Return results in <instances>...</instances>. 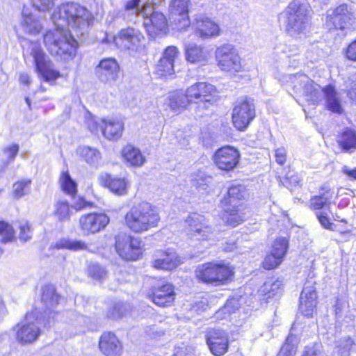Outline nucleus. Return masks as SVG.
Masks as SVG:
<instances>
[{
	"instance_id": "obj_1",
	"label": "nucleus",
	"mask_w": 356,
	"mask_h": 356,
	"mask_svg": "<svg viewBox=\"0 0 356 356\" xmlns=\"http://www.w3.org/2000/svg\"><path fill=\"white\" fill-rule=\"evenodd\" d=\"M56 28L44 35L49 53L65 61L76 56L77 42L70 33L71 27L77 35H84L92 20L91 13L80 4L70 2L56 8L51 17Z\"/></svg>"
},
{
	"instance_id": "obj_2",
	"label": "nucleus",
	"mask_w": 356,
	"mask_h": 356,
	"mask_svg": "<svg viewBox=\"0 0 356 356\" xmlns=\"http://www.w3.org/2000/svg\"><path fill=\"white\" fill-rule=\"evenodd\" d=\"M285 29L292 38L306 37L310 24V10L307 3L300 0L291 1L282 13Z\"/></svg>"
},
{
	"instance_id": "obj_3",
	"label": "nucleus",
	"mask_w": 356,
	"mask_h": 356,
	"mask_svg": "<svg viewBox=\"0 0 356 356\" xmlns=\"http://www.w3.org/2000/svg\"><path fill=\"white\" fill-rule=\"evenodd\" d=\"M159 221L158 211L147 202L132 207L125 216L127 226L135 233H142L155 228Z\"/></svg>"
},
{
	"instance_id": "obj_4",
	"label": "nucleus",
	"mask_w": 356,
	"mask_h": 356,
	"mask_svg": "<svg viewBox=\"0 0 356 356\" xmlns=\"http://www.w3.org/2000/svg\"><path fill=\"white\" fill-rule=\"evenodd\" d=\"M280 81L296 93L305 97L307 102L312 104L322 100L321 87L304 74L282 75Z\"/></svg>"
},
{
	"instance_id": "obj_5",
	"label": "nucleus",
	"mask_w": 356,
	"mask_h": 356,
	"mask_svg": "<svg viewBox=\"0 0 356 356\" xmlns=\"http://www.w3.org/2000/svg\"><path fill=\"white\" fill-rule=\"evenodd\" d=\"M245 189L241 185L232 186L229 188L227 193L222 199V208L225 211L224 221L232 227L241 224L244 216L240 213L241 200L244 198Z\"/></svg>"
},
{
	"instance_id": "obj_6",
	"label": "nucleus",
	"mask_w": 356,
	"mask_h": 356,
	"mask_svg": "<svg viewBox=\"0 0 356 356\" xmlns=\"http://www.w3.org/2000/svg\"><path fill=\"white\" fill-rule=\"evenodd\" d=\"M195 274L197 279L204 283L220 286L232 279L234 269L224 264L209 262L198 266Z\"/></svg>"
},
{
	"instance_id": "obj_7",
	"label": "nucleus",
	"mask_w": 356,
	"mask_h": 356,
	"mask_svg": "<svg viewBox=\"0 0 356 356\" xmlns=\"http://www.w3.org/2000/svg\"><path fill=\"white\" fill-rule=\"evenodd\" d=\"M49 323L38 315L37 309L27 313L24 322L18 323L15 328L17 341L22 345L33 343L41 334L40 326H46Z\"/></svg>"
},
{
	"instance_id": "obj_8",
	"label": "nucleus",
	"mask_w": 356,
	"mask_h": 356,
	"mask_svg": "<svg viewBox=\"0 0 356 356\" xmlns=\"http://www.w3.org/2000/svg\"><path fill=\"white\" fill-rule=\"evenodd\" d=\"M29 49L33 58L37 72L45 81H54L60 76V72L54 68L53 63L38 42H30Z\"/></svg>"
},
{
	"instance_id": "obj_9",
	"label": "nucleus",
	"mask_w": 356,
	"mask_h": 356,
	"mask_svg": "<svg viewBox=\"0 0 356 356\" xmlns=\"http://www.w3.org/2000/svg\"><path fill=\"white\" fill-rule=\"evenodd\" d=\"M218 67L224 72L235 74L243 70L241 58L236 48L232 44H224L215 51Z\"/></svg>"
},
{
	"instance_id": "obj_10",
	"label": "nucleus",
	"mask_w": 356,
	"mask_h": 356,
	"mask_svg": "<svg viewBox=\"0 0 356 356\" xmlns=\"http://www.w3.org/2000/svg\"><path fill=\"white\" fill-rule=\"evenodd\" d=\"M187 234L196 241H210L215 237V230L209 221L197 213H191L186 218Z\"/></svg>"
},
{
	"instance_id": "obj_11",
	"label": "nucleus",
	"mask_w": 356,
	"mask_h": 356,
	"mask_svg": "<svg viewBox=\"0 0 356 356\" xmlns=\"http://www.w3.org/2000/svg\"><path fill=\"white\" fill-rule=\"evenodd\" d=\"M139 12L144 18V26L151 37L155 38L160 33L165 32L168 29L165 16L156 10L154 4L148 2L144 3Z\"/></svg>"
},
{
	"instance_id": "obj_12",
	"label": "nucleus",
	"mask_w": 356,
	"mask_h": 356,
	"mask_svg": "<svg viewBox=\"0 0 356 356\" xmlns=\"http://www.w3.org/2000/svg\"><path fill=\"white\" fill-rule=\"evenodd\" d=\"M187 96L191 103L203 104L208 108L218 101V92L216 88L207 82H197L186 88Z\"/></svg>"
},
{
	"instance_id": "obj_13",
	"label": "nucleus",
	"mask_w": 356,
	"mask_h": 356,
	"mask_svg": "<svg viewBox=\"0 0 356 356\" xmlns=\"http://www.w3.org/2000/svg\"><path fill=\"white\" fill-rule=\"evenodd\" d=\"M115 250L127 261H136L142 254L141 241L130 234L122 233L115 237Z\"/></svg>"
},
{
	"instance_id": "obj_14",
	"label": "nucleus",
	"mask_w": 356,
	"mask_h": 356,
	"mask_svg": "<svg viewBox=\"0 0 356 356\" xmlns=\"http://www.w3.org/2000/svg\"><path fill=\"white\" fill-rule=\"evenodd\" d=\"M354 19L353 9L348 5L343 3L327 10L325 26L329 30H343L351 26Z\"/></svg>"
},
{
	"instance_id": "obj_15",
	"label": "nucleus",
	"mask_w": 356,
	"mask_h": 356,
	"mask_svg": "<svg viewBox=\"0 0 356 356\" xmlns=\"http://www.w3.org/2000/svg\"><path fill=\"white\" fill-rule=\"evenodd\" d=\"M255 117L253 102L248 99L238 101L232 111V123L239 131H244Z\"/></svg>"
},
{
	"instance_id": "obj_16",
	"label": "nucleus",
	"mask_w": 356,
	"mask_h": 356,
	"mask_svg": "<svg viewBox=\"0 0 356 356\" xmlns=\"http://www.w3.org/2000/svg\"><path fill=\"white\" fill-rule=\"evenodd\" d=\"M143 40V33L138 29L132 27L121 29L113 38L114 43L118 48L132 51H137L141 47Z\"/></svg>"
},
{
	"instance_id": "obj_17",
	"label": "nucleus",
	"mask_w": 356,
	"mask_h": 356,
	"mask_svg": "<svg viewBox=\"0 0 356 356\" xmlns=\"http://www.w3.org/2000/svg\"><path fill=\"white\" fill-rule=\"evenodd\" d=\"M108 216L103 213H89L79 218V226L84 235L95 234L104 229L109 223Z\"/></svg>"
},
{
	"instance_id": "obj_18",
	"label": "nucleus",
	"mask_w": 356,
	"mask_h": 356,
	"mask_svg": "<svg viewBox=\"0 0 356 356\" xmlns=\"http://www.w3.org/2000/svg\"><path fill=\"white\" fill-rule=\"evenodd\" d=\"M240 159L238 150L231 146H225L216 150L213 163L220 170L229 171L234 169Z\"/></svg>"
},
{
	"instance_id": "obj_19",
	"label": "nucleus",
	"mask_w": 356,
	"mask_h": 356,
	"mask_svg": "<svg viewBox=\"0 0 356 356\" xmlns=\"http://www.w3.org/2000/svg\"><path fill=\"white\" fill-rule=\"evenodd\" d=\"M60 297L56 291L53 285H46L42 288L41 297V303L42 307L41 311L38 312V315L51 323V318H54L56 314L55 308L58 304Z\"/></svg>"
},
{
	"instance_id": "obj_20",
	"label": "nucleus",
	"mask_w": 356,
	"mask_h": 356,
	"mask_svg": "<svg viewBox=\"0 0 356 356\" xmlns=\"http://www.w3.org/2000/svg\"><path fill=\"white\" fill-rule=\"evenodd\" d=\"M191 26L195 35L202 40L217 38L221 33L218 24L203 15L197 16L193 22Z\"/></svg>"
},
{
	"instance_id": "obj_21",
	"label": "nucleus",
	"mask_w": 356,
	"mask_h": 356,
	"mask_svg": "<svg viewBox=\"0 0 356 356\" xmlns=\"http://www.w3.org/2000/svg\"><path fill=\"white\" fill-rule=\"evenodd\" d=\"M207 344L211 353L215 356H222L229 348V337L221 329H209L206 334Z\"/></svg>"
},
{
	"instance_id": "obj_22",
	"label": "nucleus",
	"mask_w": 356,
	"mask_h": 356,
	"mask_svg": "<svg viewBox=\"0 0 356 356\" xmlns=\"http://www.w3.org/2000/svg\"><path fill=\"white\" fill-rule=\"evenodd\" d=\"M190 0H172L170 6V19L178 29H184L190 25L188 5Z\"/></svg>"
},
{
	"instance_id": "obj_23",
	"label": "nucleus",
	"mask_w": 356,
	"mask_h": 356,
	"mask_svg": "<svg viewBox=\"0 0 356 356\" xmlns=\"http://www.w3.org/2000/svg\"><path fill=\"white\" fill-rule=\"evenodd\" d=\"M95 72L102 82L111 84L117 81L120 66L117 60L113 58H104L96 67Z\"/></svg>"
},
{
	"instance_id": "obj_24",
	"label": "nucleus",
	"mask_w": 356,
	"mask_h": 356,
	"mask_svg": "<svg viewBox=\"0 0 356 356\" xmlns=\"http://www.w3.org/2000/svg\"><path fill=\"white\" fill-rule=\"evenodd\" d=\"M179 54V51L177 47H168L156 66V73L159 76L163 77L173 75L175 73L174 63Z\"/></svg>"
},
{
	"instance_id": "obj_25",
	"label": "nucleus",
	"mask_w": 356,
	"mask_h": 356,
	"mask_svg": "<svg viewBox=\"0 0 356 356\" xmlns=\"http://www.w3.org/2000/svg\"><path fill=\"white\" fill-rule=\"evenodd\" d=\"M181 264L177 254L172 250L156 251L154 255L152 266L156 269L171 270Z\"/></svg>"
},
{
	"instance_id": "obj_26",
	"label": "nucleus",
	"mask_w": 356,
	"mask_h": 356,
	"mask_svg": "<svg viewBox=\"0 0 356 356\" xmlns=\"http://www.w3.org/2000/svg\"><path fill=\"white\" fill-rule=\"evenodd\" d=\"M19 28L24 33L38 35L43 28L42 21L32 10L24 6L22 10Z\"/></svg>"
},
{
	"instance_id": "obj_27",
	"label": "nucleus",
	"mask_w": 356,
	"mask_h": 356,
	"mask_svg": "<svg viewBox=\"0 0 356 356\" xmlns=\"http://www.w3.org/2000/svg\"><path fill=\"white\" fill-rule=\"evenodd\" d=\"M185 57L188 62L204 65L211 57V51L206 47L195 43L185 44Z\"/></svg>"
},
{
	"instance_id": "obj_28",
	"label": "nucleus",
	"mask_w": 356,
	"mask_h": 356,
	"mask_svg": "<svg viewBox=\"0 0 356 356\" xmlns=\"http://www.w3.org/2000/svg\"><path fill=\"white\" fill-rule=\"evenodd\" d=\"M316 300L317 294L315 287L309 283L306 284L300 296V312L305 316H312L316 307Z\"/></svg>"
},
{
	"instance_id": "obj_29",
	"label": "nucleus",
	"mask_w": 356,
	"mask_h": 356,
	"mask_svg": "<svg viewBox=\"0 0 356 356\" xmlns=\"http://www.w3.org/2000/svg\"><path fill=\"white\" fill-rule=\"evenodd\" d=\"M99 348L105 356H120L122 346L115 334L111 332H104L99 341Z\"/></svg>"
},
{
	"instance_id": "obj_30",
	"label": "nucleus",
	"mask_w": 356,
	"mask_h": 356,
	"mask_svg": "<svg viewBox=\"0 0 356 356\" xmlns=\"http://www.w3.org/2000/svg\"><path fill=\"white\" fill-rule=\"evenodd\" d=\"M99 184L108 188L111 192L117 195H124L127 193L129 181L125 178L113 177L107 173H102L98 177Z\"/></svg>"
},
{
	"instance_id": "obj_31",
	"label": "nucleus",
	"mask_w": 356,
	"mask_h": 356,
	"mask_svg": "<svg viewBox=\"0 0 356 356\" xmlns=\"http://www.w3.org/2000/svg\"><path fill=\"white\" fill-rule=\"evenodd\" d=\"M165 105L176 114H179L191 104L186 90H177L169 92L165 99Z\"/></svg>"
},
{
	"instance_id": "obj_32",
	"label": "nucleus",
	"mask_w": 356,
	"mask_h": 356,
	"mask_svg": "<svg viewBox=\"0 0 356 356\" xmlns=\"http://www.w3.org/2000/svg\"><path fill=\"white\" fill-rule=\"evenodd\" d=\"M124 129L123 122L116 118L102 119L101 131L104 136L113 140H117L122 135Z\"/></svg>"
},
{
	"instance_id": "obj_33",
	"label": "nucleus",
	"mask_w": 356,
	"mask_h": 356,
	"mask_svg": "<svg viewBox=\"0 0 356 356\" xmlns=\"http://www.w3.org/2000/svg\"><path fill=\"white\" fill-rule=\"evenodd\" d=\"M151 298L154 303L159 307L170 306L175 298L173 286L166 283L159 286L154 289Z\"/></svg>"
},
{
	"instance_id": "obj_34",
	"label": "nucleus",
	"mask_w": 356,
	"mask_h": 356,
	"mask_svg": "<svg viewBox=\"0 0 356 356\" xmlns=\"http://www.w3.org/2000/svg\"><path fill=\"white\" fill-rule=\"evenodd\" d=\"M121 154L124 161L129 166L141 167L146 161L141 151L131 145H125L122 149Z\"/></svg>"
},
{
	"instance_id": "obj_35",
	"label": "nucleus",
	"mask_w": 356,
	"mask_h": 356,
	"mask_svg": "<svg viewBox=\"0 0 356 356\" xmlns=\"http://www.w3.org/2000/svg\"><path fill=\"white\" fill-rule=\"evenodd\" d=\"M337 142L344 152H352L356 149V131L346 129L338 135Z\"/></svg>"
},
{
	"instance_id": "obj_36",
	"label": "nucleus",
	"mask_w": 356,
	"mask_h": 356,
	"mask_svg": "<svg viewBox=\"0 0 356 356\" xmlns=\"http://www.w3.org/2000/svg\"><path fill=\"white\" fill-rule=\"evenodd\" d=\"M322 95H324L325 99V105L328 110L337 113L342 112V107L337 97V94L334 88L328 86L324 88H322Z\"/></svg>"
},
{
	"instance_id": "obj_37",
	"label": "nucleus",
	"mask_w": 356,
	"mask_h": 356,
	"mask_svg": "<svg viewBox=\"0 0 356 356\" xmlns=\"http://www.w3.org/2000/svg\"><path fill=\"white\" fill-rule=\"evenodd\" d=\"M79 155L89 165L96 166L101 159L99 151L88 146L79 147L77 149Z\"/></svg>"
},
{
	"instance_id": "obj_38",
	"label": "nucleus",
	"mask_w": 356,
	"mask_h": 356,
	"mask_svg": "<svg viewBox=\"0 0 356 356\" xmlns=\"http://www.w3.org/2000/svg\"><path fill=\"white\" fill-rule=\"evenodd\" d=\"M55 248L57 249H66L71 251H79L87 250L88 245L81 240L63 238L56 242Z\"/></svg>"
},
{
	"instance_id": "obj_39",
	"label": "nucleus",
	"mask_w": 356,
	"mask_h": 356,
	"mask_svg": "<svg viewBox=\"0 0 356 356\" xmlns=\"http://www.w3.org/2000/svg\"><path fill=\"white\" fill-rule=\"evenodd\" d=\"M282 291V282L280 280L267 281L259 289L261 294L266 299L273 298L280 296Z\"/></svg>"
},
{
	"instance_id": "obj_40",
	"label": "nucleus",
	"mask_w": 356,
	"mask_h": 356,
	"mask_svg": "<svg viewBox=\"0 0 356 356\" xmlns=\"http://www.w3.org/2000/svg\"><path fill=\"white\" fill-rule=\"evenodd\" d=\"M74 213L73 206H70L67 201H58L55 204V215L60 221L69 220Z\"/></svg>"
},
{
	"instance_id": "obj_41",
	"label": "nucleus",
	"mask_w": 356,
	"mask_h": 356,
	"mask_svg": "<svg viewBox=\"0 0 356 356\" xmlns=\"http://www.w3.org/2000/svg\"><path fill=\"white\" fill-rule=\"evenodd\" d=\"M31 180L23 179L15 182L13 186V193L15 198H21L30 193Z\"/></svg>"
},
{
	"instance_id": "obj_42",
	"label": "nucleus",
	"mask_w": 356,
	"mask_h": 356,
	"mask_svg": "<svg viewBox=\"0 0 356 356\" xmlns=\"http://www.w3.org/2000/svg\"><path fill=\"white\" fill-rule=\"evenodd\" d=\"M60 183L62 190L70 195H74L77 191L76 184L71 178L68 172H62L60 178Z\"/></svg>"
},
{
	"instance_id": "obj_43",
	"label": "nucleus",
	"mask_w": 356,
	"mask_h": 356,
	"mask_svg": "<svg viewBox=\"0 0 356 356\" xmlns=\"http://www.w3.org/2000/svg\"><path fill=\"white\" fill-rule=\"evenodd\" d=\"M332 195L328 191L319 195L314 196L310 200V207L314 210H321L324 207H328L330 204Z\"/></svg>"
},
{
	"instance_id": "obj_44",
	"label": "nucleus",
	"mask_w": 356,
	"mask_h": 356,
	"mask_svg": "<svg viewBox=\"0 0 356 356\" xmlns=\"http://www.w3.org/2000/svg\"><path fill=\"white\" fill-rule=\"evenodd\" d=\"M288 239L285 237H279L275 241L272 246L271 252L284 259L288 250Z\"/></svg>"
},
{
	"instance_id": "obj_45",
	"label": "nucleus",
	"mask_w": 356,
	"mask_h": 356,
	"mask_svg": "<svg viewBox=\"0 0 356 356\" xmlns=\"http://www.w3.org/2000/svg\"><path fill=\"white\" fill-rule=\"evenodd\" d=\"M193 185L199 191H204L212 181V177L202 172H197L193 179Z\"/></svg>"
},
{
	"instance_id": "obj_46",
	"label": "nucleus",
	"mask_w": 356,
	"mask_h": 356,
	"mask_svg": "<svg viewBox=\"0 0 356 356\" xmlns=\"http://www.w3.org/2000/svg\"><path fill=\"white\" fill-rule=\"evenodd\" d=\"M88 275L93 280L102 281L106 277V270L97 264H92L88 268Z\"/></svg>"
},
{
	"instance_id": "obj_47",
	"label": "nucleus",
	"mask_w": 356,
	"mask_h": 356,
	"mask_svg": "<svg viewBox=\"0 0 356 356\" xmlns=\"http://www.w3.org/2000/svg\"><path fill=\"white\" fill-rule=\"evenodd\" d=\"M19 238L21 241L26 242L32 238L33 229L27 221H20L19 222Z\"/></svg>"
},
{
	"instance_id": "obj_48",
	"label": "nucleus",
	"mask_w": 356,
	"mask_h": 356,
	"mask_svg": "<svg viewBox=\"0 0 356 356\" xmlns=\"http://www.w3.org/2000/svg\"><path fill=\"white\" fill-rule=\"evenodd\" d=\"M353 341L350 337H345L337 341L336 348L341 356H348Z\"/></svg>"
},
{
	"instance_id": "obj_49",
	"label": "nucleus",
	"mask_w": 356,
	"mask_h": 356,
	"mask_svg": "<svg viewBox=\"0 0 356 356\" xmlns=\"http://www.w3.org/2000/svg\"><path fill=\"white\" fill-rule=\"evenodd\" d=\"M295 337L289 335L284 345L282 347L278 356H295L296 346L293 343Z\"/></svg>"
},
{
	"instance_id": "obj_50",
	"label": "nucleus",
	"mask_w": 356,
	"mask_h": 356,
	"mask_svg": "<svg viewBox=\"0 0 356 356\" xmlns=\"http://www.w3.org/2000/svg\"><path fill=\"white\" fill-rule=\"evenodd\" d=\"M0 235L3 243L11 241L15 238L13 227L4 221H0Z\"/></svg>"
},
{
	"instance_id": "obj_51",
	"label": "nucleus",
	"mask_w": 356,
	"mask_h": 356,
	"mask_svg": "<svg viewBox=\"0 0 356 356\" xmlns=\"http://www.w3.org/2000/svg\"><path fill=\"white\" fill-rule=\"evenodd\" d=\"M282 261L283 259L281 257L270 252V253L266 257L263 266L268 270L273 269L277 267Z\"/></svg>"
},
{
	"instance_id": "obj_52",
	"label": "nucleus",
	"mask_w": 356,
	"mask_h": 356,
	"mask_svg": "<svg viewBox=\"0 0 356 356\" xmlns=\"http://www.w3.org/2000/svg\"><path fill=\"white\" fill-rule=\"evenodd\" d=\"M127 305L124 303L115 304L112 309L108 312V316L113 319L120 318L125 315Z\"/></svg>"
},
{
	"instance_id": "obj_53",
	"label": "nucleus",
	"mask_w": 356,
	"mask_h": 356,
	"mask_svg": "<svg viewBox=\"0 0 356 356\" xmlns=\"http://www.w3.org/2000/svg\"><path fill=\"white\" fill-rule=\"evenodd\" d=\"M19 145L15 143L9 145L4 148L3 154L7 160V163L14 161L19 152Z\"/></svg>"
},
{
	"instance_id": "obj_54",
	"label": "nucleus",
	"mask_w": 356,
	"mask_h": 356,
	"mask_svg": "<svg viewBox=\"0 0 356 356\" xmlns=\"http://www.w3.org/2000/svg\"><path fill=\"white\" fill-rule=\"evenodd\" d=\"M302 356H326L323 351L321 343H314L312 346H307Z\"/></svg>"
},
{
	"instance_id": "obj_55",
	"label": "nucleus",
	"mask_w": 356,
	"mask_h": 356,
	"mask_svg": "<svg viewBox=\"0 0 356 356\" xmlns=\"http://www.w3.org/2000/svg\"><path fill=\"white\" fill-rule=\"evenodd\" d=\"M316 216L321 225L327 229H333L334 224L330 222L327 213L325 211H320L316 213Z\"/></svg>"
},
{
	"instance_id": "obj_56",
	"label": "nucleus",
	"mask_w": 356,
	"mask_h": 356,
	"mask_svg": "<svg viewBox=\"0 0 356 356\" xmlns=\"http://www.w3.org/2000/svg\"><path fill=\"white\" fill-rule=\"evenodd\" d=\"M86 123L92 133L97 134L99 129H101L102 120L98 122L92 116L88 115L86 117Z\"/></svg>"
},
{
	"instance_id": "obj_57",
	"label": "nucleus",
	"mask_w": 356,
	"mask_h": 356,
	"mask_svg": "<svg viewBox=\"0 0 356 356\" xmlns=\"http://www.w3.org/2000/svg\"><path fill=\"white\" fill-rule=\"evenodd\" d=\"M140 0H130L127 2L125 5V10L127 11H131L136 15H141L140 13V8H138Z\"/></svg>"
},
{
	"instance_id": "obj_58",
	"label": "nucleus",
	"mask_w": 356,
	"mask_h": 356,
	"mask_svg": "<svg viewBox=\"0 0 356 356\" xmlns=\"http://www.w3.org/2000/svg\"><path fill=\"white\" fill-rule=\"evenodd\" d=\"M207 306V300L202 298L195 302V304L192 306L191 309L195 312L200 313L202 311H204Z\"/></svg>"
},
{
	"instance_id": "obj_59",
	"label": "nucleus",
	"mask_w": 356,
	"mask_h": 356,
	"mask_svg": "<svg viewBox=\"0 0 356 356\" xmlns=\"http://www.w3.org/2000/svg\"><path fill=\"white\" fill-rule=\"evenodd\" d=\"M346 54L349 60L356 61V40L348 45Z\"/></svg>"
},
{
	"instance_id": "obj_60",
	"label": "nucleus",
	"mask_w": 356,
	"mask_h": 356,
	"mask_svg": "<svg viewBox=\"0 0 356 356\" xmlns=\"http://www.w3.org/2000/svg\"><path fill=\"white\" fill-rule=\"evenodd\" d=\"M35 4L37 8L40 10H48L54 6L53 0H37Z\"/></svg>"
},
{
	"instance_id": "obj_61",
	"label": "nucleus",
	"mask_w": 356,
	"mask_h": 356,
	"mask_svg": "<svg viewBox=\"0 0 356 356\" xmlns=\"http://www.w3.org/2000/svg\"><path fill=\"white\" fill-rule=\"evenodd\" d=\"M286 151L284 148H278L275 150L276 162L283 165L286 161Z\"/></svg>"
},
{
	"instance_id": "obj_62",
	"label": "nucleus",
	"mask_w": 356,
	"mask_h": 356,
	"mask_svg": "<svg viewBox=\"0 0 356 356\" xmlns=\"http://www.w3.org/2000/svg\"><path fill=\"white\" fill-rule=\"evenodd\" d=\"M146 333L152 338L160 337L164 334V332L161 330H159L154 325L147 327Z\"/></svg>"
},
{
	"instance_id": "obj_63",
	"label": "nucleus",
	"mask_w": 356,
	"mask_h": 356,
	"mask_svg": "<svg viewBox=\"0 0 356 356\" xmlns=\"http://www.w3.org/2000/svg\"><path fill=\"white\" fill-rule=\"evenodd\" d=\"M342 172L349 177L356 179V168L350 169L348 166L345 165L342 168Z\"/></svg>"
},
{
	"instance_id": "obj_64",
	"label": "nucleus",
	"mask_w": 356,
	"mask_h": 356,
	"mask_svg": "<svg viewBox=\"0 0 356 356\" xmlns=\"http://www.w3.org/2000/svg\"><path fill=\"white\" fill-rule=\"evenodd\" d=\"M348 95L356 104V81L353 83V86L349 90Z\"/></svg>"
}]
</instances>
